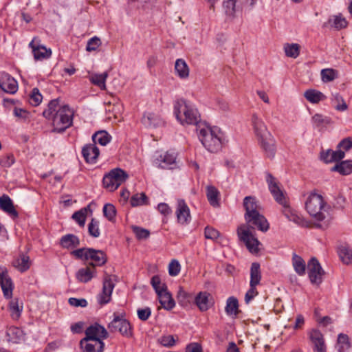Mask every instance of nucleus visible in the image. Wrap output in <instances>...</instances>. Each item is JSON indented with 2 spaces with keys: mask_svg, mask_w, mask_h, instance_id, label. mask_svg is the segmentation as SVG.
Masks as SVG:
<instances>
[{
  "mask_svg": "<svg viewBox=\"0 0 352 352\" xmlns=\"http://www.w3.org/2000/svg\"><path fill=\"white\" fill-rule=\"evenodd\" d=\"M245 219L247 225H242L237 229L239 238L245 244L250 252L257 253L258 252V245L260 242L252 234L250 228H257L261 231L266 232L269 230L270 225L266 218L259 212L253 214H245Z\"/></svg>",
  "mask_w": 352,
  "mask_h": 352,
  "instance_id": "obj_1",
  "label": "nucleus"
},
{
  "mask_svg": "<svg viewBox=\"0 0 352 352\" xmlns=\"http://www.w3.org/2000/svg\"><path fill=\"white\" fill-rule=\"evenodd\" d=\"M43 116L52 120L53 131L57 133H63L72 126L73 122L74 111L68 105H59V100H52L46 109L43 112Z\"/></svg>",
  "mask_w": 352,
  "mask_h": 352,
  "instance_id": "obj_2",
  "label": "nucleus"
},
{
  "mask_svg": "<svg viewBox=\"0 0 352 352\" xmlns=\"http://www.w3.org/2000/svg\"><path fill=\"white\" fill-rule=\"evenodd\" d=\"M266 182L274 199L283 206L282 212L285 217L291 221L300 224L302 222L301 218L290 208L283 191L278 186L276 179L271 173H267Z\"/></svg>",
  "mask_w": 352,
  "mask_h": 352,
  "instance_id": "obj_3",
  "label": "nucleus"
},
{
  "mask_svg": "<svg viewBox=\"0 0 352 352\" xmlns=\"http://www.w3.org/2000/svg\"><path fill=\"white\" fill-rule=\"evenodd\" d=\"M305 208L312 217L316 221H324V226L327 227L331 220L329 212L330 207L324 201L322 195L311 192L305 201Z\"/></svg>",
  "mask_w": 352,
  "mask_h": 352,
  "instance_id": "obj_4",
  "label": "nucleus"
},
{
  "mask_svg": "<svg viewBox=\"0 0 352 352\" xmlns=\"http://www.w3.org/2000/svg\"><path fill=\"white\" fill-rule=\"evenodd\" d=\"M197 131L199 140L208 151L216 153L221 149L222 134L217 127H210L203 123L198 125Z\"/></svg>",
  "mask_w": 352,
  "mask_h": 352,
  "instance_id": "obj_5",
  "label": "nucleus"
},
{
  "mask_svg": "<svg viewBox=\"0 0 352 352\" xmlns=\"http://www.w3.org/2000/svg\"><path fill=\"white\" fill-rule=\"evenodd\" d=\"M174 111L177 120L183 125L193 124L197 129L198 125L203 124L198 110L184 99L178 100L175 102Z\"/></svg>",
  "mask_w": 352,
  "mask_h": 352,
  "instance_id": "obj_6",
  "label": "nucleus"
},
{
  "mask_svg": "<svg viewBox=\"0 0 352 352\" xmlns=\"http://www.w3.org/2000/svg\"><path fill=\"white\" fill-rule=\"evenodd\" d=\"M71 254L76 258L82 260H91L88 265L95 269L96 266H102L107 262V256L102 250L89 248H82L71 252Z\"/></svg>",
  "mask_w": 352,
  "mask_h": 352,
  "instance_id": "obj_7",
  "label": "nucleus"
},
{
  "mask_svg": "<svg viewBox=\"0 0 352 352\" xmlns=\"http://www.w3.org/2000/svg\"><path fill=\"white\" fill-rule=\"evenodd\" d=\"M128 177L129 175L126 171L120 168H116L104 176L102 184L106 189L112 192L124 183Z\"/></svg>",
  "mask_w": 352,
  "mask_h": 352,
  "instance_id": "obj_8",
  "label": "nucleus"
},
{
  "mask_svg": "<svg viewBox=\"0 0 352 352\" xmlns=\"http://www.w3.org/2000/svg\"><path fill=\"white\" fill-rule=\"evenodd\" d=\"M85 333V337L80 341V345H82L85 342L103 341L109 336L106 329L97 322L89 326Z\"/></svg>",
  "mask_w": 352,
  "mask_h": 352,
  "instance_id": "obj_9",
  "label": "nucleus"
},
{
  "mask_svg": "<svg viewBox=\"0 0 352 352\" xmlns=\"http://www.w3.org/2000/svg\"><path fill=\"white\" fill-rule=\"evenodd\" d=\"M108 328L111 332L118 331L126 338H130L132 336L131 324L127 320L124 318L123 316H120L114 314V318L109 324Z\"/></svg>",
  "mask_w": 352,
  "mask_h": 352,
  "instance_id": "obj_10",
  "label": "nucleus"
},
{
  "mask_svg": "<svg viewBox=\"0 0 352 352\" xmlns=\"http://www.w3.org/2000/svg\"><path fill=\"white\" fill-rule=\"evenodd\" d=\"M115 283L113 276L105 274L103 278L102 290L98 296V301L100 305H105L111 300L112 292L114 289Z\"/></svg>",
  "mask_w": 352,
  "mask_h": 352,
  "instance_id": "obj_11",
  "label": "nucleus"
},
{
  "mask_svg": "<svg viewBox=\"0 0 352 352\" xmlns=\"http://www.w3.org/2000/svg\"><path fill=\"white\" fill-rule=\"evenodd\" d=\"M308 274L312 284L320 285L322 281L324 271L316 258H311L308 262Z\"/></svg>",
  "mask_w": 352,
  "mask_h": 352,
  "instance_id": "obj_12",
  "label": "nucleus"
},
{
  "mask_svg": "<svg viewBox=\"0 0 352 352\" xmlns=\"http://www.w3.org/2000/svg\"><path fill=\"white\" fill-rule=\"evenodd\" d=\"M176 158L175 153L167 151L159 155L154 160V164L163 169H174L177 167Z\"/></svg>",
  "mask_w": 352,
  "mask_h": 352,
  "instance_id": "obj_13",
  "label": "nucleus"
},
{
  "mask_svg": "<svg viewBox=\"0 0 352 352\" xmlns=\"http://www.w3.org/2000/svg\"><path fill=\"white\" fill-rule=\"evenodd\" d=\"M0 89L8 94H15L18 90L17 81L9 74L0 72Z\"/></svg>",
  "mask_w": 352,
  "mask_h": 352,
  "instance_id": "obj_14",
  "label": "nucleus"
},
{
  "mask_svg": "<svg viewBox=\"0 0 352 352\" xmlns=\"http://www.w3.org/2000/svg\"><path fill=\"white\" fill-rule=\"evenodd\" d=\"M195 305L201 311H206L213 305L211 294L207 292H200L195 298Z\"/></svg>",
  "mask_w": 352,
  "mask_h": 352,
  "instance_id": "obj_15",
  "label": "nucleus"
},
{
  "mask_svg": "<svg viewBox=\"0 0 352 352\" xmlns=\"http://www.w3.org/2000/svg\"><path fill=\"white\" fill-rule=\"evenodd\" d=\"M176 215L178 223L182 225L188 224L191 219L189 208L183 199L178 201Z\"/></svg>",
  "mask_w": 352,
  "mask_h": 352,
  "instance_id": "obj_16",
  "label": "nucleus"
},
{
  "mask_svg": "<svg viewBox=\"0 0 352 352\" xmlns=\"http://www.w3.org/2000/svg\"><path fill=\"white\" fill-rule=\"evenodd\" d=\"M345 157L344 152L341 151H333L331 149H327L326 151H322L320 154V159L326 164L332 162H338Z\"/></svg>",
  "mask_w": 352,
  "mask_h": 352,
  "instance_id": "obj_17",
  "label": "nucleus"
},
{
  "mask_svg": "<svg viewBox=\"0 0 352 352\" xmlns=\"http://www.w3.org/2000/svg\"><path fill=\"white\" fill-rule=\"evenodd\" d=\"M262 148L269 157H273L275 155L276 147L275 140L271 133L268 135L262 136L258 138Z\"/></svg>",
  "mask_w": 352,
  "mask_h": 352,
  "instance_id": "obj_18",
  "label": "nucleus"
},
{
  "mask_svg": "<svg viewBox=\"0 0 352 352\" xmlns=\"http://www.w3.org/2000/svg\"><path fill=\"white\" fill-rule=\"evenodd\" d=\"M82 154L86 162L94 164L96 162L100 152L95 144H89L83 146Z\"/></svg>",
  "mask_w": 352,
  "mask_h": 352,
  "instance_id": "obj_19",
  "label": "nucleus"
},
{
  "mask_svg": "<svg viewBox=\"0 0 352 352\" xmlns=\"http://www.w3.org/2000/svg\"><path fill=\"white\" fill-rule=\"evenodd\" d=\"M0 208L12 219H16L19 216V213L14 208L12 199L7 195H3L0 197Z\"/></svg>",
  "mask_w": 352,
  "mask_h": 352,
  "instance_id": "obj_20",
  "label": "nucleus"
},
{
  "mask_svg": "<svg viewBox=\"0 0 352 352\" xmlns=\"http://www.w3.org/2000/svg\"><path fill=\"white\" fill-rule=\"evenodd\" d=\"M142 122L148 128L159 127L164 124V120L159 115L151 112L145 113L142 117Z\"/></svg>",
  "mask_w": 352,
  "mask_h": 352,
  "instance_id": "obj_21",
  "label": "nucleus"
},
{
  "mask_svg": "<svg viewBox=\"0 0 352 352\" xmlns=\"http://www.w3.org/2000/svg\"><path fill=\"white\" fill-rule=\"evenodd\" d=\"M32 48L34 57L36 60H43L48 58L52 55L51 49H47L42 45H35V38H34L29 44Z\"/></svg>",
  "mask_w": 352,
  "mask_h": 352,
  "instance_id": "obj_22",
  "label": "nucleus"
},
{
  "mask_svg": "<svg viewBox=\"0 0 352 352\" xmlns=\"http://www.w3.org/2000/svg\"><path fill=\"white\" fill-rule=\"evenodd\" d=\"M309 338L314 345L315 352H326L323 336L319 330L313 329L311 331Z\"/></svg>",
  "mask_w": 352,
  "mask_h": 352,
  "instance_id": "obj_23",
  "label": "nucleus"
},
{
  "mask_svg": "<svg viewBox=\"0 0 352 352\" xmlns=\"http://www.w3.org/2000/svg\"><path fill=\"white\" fill-rule=\"evenodd\" d=\"M252 123L254 133L258 138L265 135L269 136V133H270V131L267 130V128L264 122L261 118H259L257 115L254 114L252 116Z\"/></svg>",
  "mask_w": 352,
  "mask_h": 352,
  "instance_id": "obj_24",
  "label": "nucleus"
},
{
  "mask_svg": "<svg viewBox=\"0 0 352 352\" xmlns=\"http://www.w3.org/2000/svg\"><path fill=\"white\" fill-rule=\"evenodd\" d=\"M12 265L20 272H25L28 270L31 265V261L29 256L26 254L21 253L19 257L14 259Z\"/></svg>",
  "mask_w": 352,
  "mask_h": 352,
  "instance_id": "obj_25",
  "label": "nucleus"
},
{
  "mask_svg": "<svg viewBox=\"0 0 352 352\" xmlns=\"http://www.w3.org/2000/svg\"><path fill=\"white\" fill-rule=\"evenodd\" d=\"M60 245L65 249H74L80 245L79 238L73 234H67L60 239Z\"/></svg>",
  "mask_w": 352,
  "mask_h": 352,
  "instance_id": "obj_26",
  "label": "nucleus"
},
{
  "mask_svg": "<svg viewBox=\"0 0 352 352\" xmlns=\"http://www.w3.org/2000/svg\"><path fill=\"white\" fill-rule=\"evenodd\" d=\"M160 303L166 310H171L175 306V302L172 297L171 294L166 289L157 295Z\"/></svg>",
  "mask_w": 352,
  "mask_h": 352,
  "instance_id": "obj_27",
  "label": "nucleus"
},
{
  "mask_svg": "<svg viewBox=\"0 0 352 352\" xmlns=\"http://www.w3.org/2000/svg\"><path fill=\"white\" fill-rule=\"evenodd\" d=\"M96 273V269L88 265L85 268H80L76 272V278L81 283H87L91 280Z\"/></svg>",
  "mask_w": 352,
  "mask_h": 352,
  "instance_id": "obj_28",
  "label": "nucleus"
},
{
  "mask_svg": "<svg viewBox=\"0 0 352 352\" xmlns=\"http://www.w3.org/2000/svg\"><path fill=\"white\" fill-rule=\"evenodd\" d=\"M331 171L338 172L342 175H348L352 173V160H348L338 162L331 168Z\"/></svg>",
  "mask_w": 352,
  "mask_h": 352,
  "instance_id": "obj_29",
  "label": "nucleus"
},
{
  "mask_svg": "<svg viewBox=\"0 0 352 352\" xmlns=\"http://www.w3.org/2000/svg\"><path fill=\"white\" fill-rule=\"evenodd\" d=\"M305 98L311 103L317 104L320 101L326 99V96L320 91L316 89H308L304 93Z\"/></svg>",
  "mask_w": 352,
  "mask_h": 352,
  "instance_id": "obj_30",
  "label": "nucleus"
},
{
  "mask_svg": "<svg viewBox=\"0 0 352 352\" xmlns=\"http://www.w3.org/2000/svg\"><path fill=\"white\" fill-rule=\"evenodd\" d=\"M312 123L314 127L321 130L324 127L331 123V119L329 117L323 116L320 113H316L312 117Z\"/></svg>",
  "mask_w": 352,
  "mask_h": 352,
  "instance_id": "obj_31",
  "label": "nucleus"
},
{
  "mask_svg": "<svg viewBox=\"0 0 352 352\" xmlns=\"http://www.w3.org/2000/svg\"><path fill=\"white\" fill-rule=\"evenodd\" d=\"M108 77V72H105L102 74H92L89 76V80L94 85L100 87L102 90L106 89L105 81Z\"/></svg>",
  "mask_w": 352,
  "mask_h": 352,
  "instance_id": "obj_32",
  "label": "nucleus"
},
{
  "mask_svg": "<svg viewBox=\"0 0 352 352\" xmlns=\"http://www.w3.org/2000/svg\"><path fill=\"white\" fill-rule=\"evenodd\" d=\"M340 260L346 265H352V249L346 245H341L338 248Z\"/></svg>",
  "mask_w": 352,
  "mask_h": 352,
  "instance_id": "obj_33",
  "label": "nucleus"
},
{
  "mask_svg": "<svg viewBox=\"0 0 352 352\" xmlns=\"http://www.w3.org/2000/svg\"><path fill=\"white\" fill-rule=\"evenodd\" d=\"M225 311L228 316L238 315L239 310V302L236 298L231 296L227 299Z\"/></svg>",
  "mask_w": 352,
  "mask_h": 352,
  "instance_id": "obj_34",
  "label": "nucleus"
},
{
  "mask_svg": "<svg viewBox=\"0 0 352 352\" xmlns=\"http://www.w3.org/2000/svg\"><path fill=\"white\" fill-rule=\"evenodd\" d=\"M90 211L91 212V210L90 208V206L88 205L87 206L81 208L80 210L75 212L72 216V218L78 223V224L80 227H84L86 221V217L87 214V212Z\"/></svg>",
  "mask_w": 352,
  "mask_h": 352,
  "instance_id": "obj_35",
  "label": "nucleus"
},
{
  "mask_svg": "<svg viewBox=\"0 0 352 352\" xmlns=\"http://www.w3.org/2000/svg\"><path fill=\"white\" fill-rule=\"evenodd\" d=\"M175 70L181 78H186L189 76V68L183 59H177L175 61Z\"/></svg>",
  "mask_w": 352,
  "mask_h": 352,
  "instance_id": "obj_36",
  "label": "nucleus"
},
{
  "mask_svg": "<svg viewBox=\"0 0 352 352\" xmlns=\"http://www.w3.org/2000/svg\"><path fill=\"white\" fill-rule=\"evenodd\" d=\"M0 284L5 298H11L12 296L13 283L9 275L4 276V278L1 280Z\"/></svg>",
  "mask_w": 352,
  "mask_h": 352,
  "instance_id": "obj_37",
  "label": "nucleus"
},
{
  "mask_svg": "<svg viewBox=\"0 0 352 352\" xmlns=\"http://www.w3.org/2000/svg\"><path fill=\"white\" fill-rule=\"evenodd\" d=\"M292 264L295 272L300 276L305 274L306 265L305 261L300 256L294 253L292 256Z\"/></svg>",
  "mask_w": 352,
  "mask_h": 352,
  "instance_id": "obj_38",
  "label": "nucleus"
},
{
  "mask_svg": "<svg viewBox=\"0 0 352 352\" xmlns=\"http://www.w3.org/2000/svg\"><path fill=\"white\" fill-rule=\"evenodd\" d=\"M243 206L245 209V214H254L258 212L257 202L256 198L251 196L245 197L243 199Z\"/></svg>",
  "mask_w": 352,
  "mask_h": 352,
  "instance_id": "obj_39",
  "label": "nucleus"
},
{
  "mask_svg": "<svg viewBox=\"0 0 352 352\" xmlns=\"http://www.w3.org/2000/svg\"><path fill=\"white\" fill-rule=\"evenodd\" d=\"M219 192L213 186H208L206 187V196L210 204L214 207L219 206Z\"/></svg>",
  "mask_w": 352,
  "mask_h": 352,
  "instance_id": "obj_40",
  "label": "nucleus"
},
{
  "mask_svg": "<svg viewBox=\"0 0 352 352\" xmlns=\"http://www.w3.org/2000/svg\"><path fill=\"white\" fill-rule=\"evenodd\" d=\"M92 344L89 342H85L82 345H80L83 352H103L104 343L103 341L94 342Z\"/></svg>",
  "mask_w": 352,
  "mask_h": 352,
  "instance_id": "obj_41",
  "label": "nucleus"
},
{
  "mask_svg": "<svg viewBox=\"0 0 352 352\" xmlns=\"http://www.w3.org/2000/svg\"><path fill=\"white\" fill-rule=\"evenodd\" d=\"M261 278L260 272V265L258 263H253L250 268V285H257L259 284Z\"/></svg>",
  "mask_w": 352,
  "mask_h": 352,
  "instance_id": "obj_42",
  "label": "nucleus"
},
{
  "mask_svg": "<svg viewBox=\"0 0 352 352\" xmlns=\"http://www.w3.org/2000/svg\"><path fill=\"white\" fill-rule=\"evenodd\" d=\"M94 144H100L102 146L107 145L111 140V135L105 131H100L92 136Z\"/></svg>",
  "mask_w": 352,
  "mask_h": 352,
  "instance_id": "obj_43",
  "label": "nucleus"
},
{
  "mask_svg": "<svg viewBox=\"0 0 352 352\" xmlns=\"http://www.w3.org/2000/svg\"><path fill=\"white\" fill-rule=\"evenodd\" d=\"M336 347L338 352H346L350 349L351 343L347 335L339 334Z\"/></svg>",
  "mask_w": 352,
  "mask_h": 352,
  "instance_id": "obj_44",
  "label": "nucleus"
},
{
  "mask_svg": "<svg viewBox=\"0 0 352 352\" xmlns=\"http://www.w3.org/2000/svg\"><path fill=\"white\" fill-rule=\"evenodd\" d=\"M320 75L322 82H329L338 77V72L332 68H327L321 70Z\"/></svg>",
  "mask_w": 352,
  "mask_h": 352,
  "instance_id": "obj_45",
  "label": "nucleus"
},
{
  "mask_svg": "<svg viewBox=\"0 0 352 352\" xmlns=\"http://www.w3.org/2000/svg\"><path fill=\"white\" fill-rule=\"evenodd\" d=\"M333 18L334 19L333 20L330 19L328 22L329 23H331V27H333L338 30L346 27L347 21L341 14L333 16Z\"/></svg>",
  "mask_w": 352,
  "mask_h": 352,
  "instance_id": "obj_46",
  "label": "nucleus"
},
{
  "mask_svg": "<svg viewBox=\"0 0 352 352\" xmlns=\"http://www.w3.org/2000/svg\"><path fill=\"white\" fill-rule=\"evenodd\" d=\"M130 204L132 207L147 204L148 197L144 192L140 194L136 193L131 197Z\"/></svg>",
  "mask_w": 352,
  "mask_h": 352,
  "instance_id": "obj_47",
  "label": "nucleus"
},
{
  "mask_svg": "<svg viewBox=\"0 0 352 352\" xmlns=\"http://www.w3.org/2000/svg\"><path fill=\"white\" fill-rule=\"evenodd\" d=\"M284 50L287 56L296 58L300 54V45L297 43L286 44Z\"/></svg>",
  "mask_w": 352,
  "mask_h": 352,
  "instance_id": "obj_48",
  "label": "nucleus"
},
{
  "mask_svg": "<svg viewBox=\"0 0 352 352\" xmlns=\"http://www.w3.org/2000/svg\"><path fill=\"white\" fill-rule=\"evenodd\" d=\"M9 310L13 318H18L21 316L23 306H19L17 298L12 299L9 303Z\"/></svg>",
  "mask_w": 352,
  "mask_h": 352,
  "instance_id": "obj_49",
  "label": "nucleus"
},
{
  "mask_svg": "<svg viewBox=\"0 0 352 352\" xmlns=\"http://www.w3.org/2000/svg\"><path fill=\"white\" fill-rule=\"evenodd\" d=\"M151 284L155 291L157 295L167 289V286L165 283H162L161 279L157 275L153 276L151 278Z\"/></svg>",
  "mask_w": 352,
  "mask_h": 352,
  "instance_id": "obj_50",
  "label": "nucleus"
},
{
  "mask_svg": "<svg viewBox=\"0 0 352 352\" xmlns=\"http://www.w3.org/2000/svg\"><path fill=\"white\" fill-rule=\"evenodd\" d=\"M331 100L333 102L337 103L336 109L338 111H345L347 109V105L344 102L343 98L338 93L331 94Z\"/></svg>",
  "mask_w": 352,
  "mask_h": 352,
  "instance_id": "obj_51",
  "label": "nucleus"
},
{
  "mask_svg": "<svg viewBox=\"0 0 352 352\" xmlns=\"http://www.w3.org/2000/svg\"><path fill=\"white\" fill-rule=\"evenodd\" d=\"M104 216L110 221L115 219L116 214V210L115 206L111 204H106L103 207Z\"/></svg>",
  "mask_w": 352,
  "mask_h": 352,
  "instance_id": "obj_52",
  "label": "nucleus"
},
{
  "mask_svg": "<svg viewBox=\"0 0 352 352\" xmlns=\"http://www.w3.org/2000/svg\"><path fill=\"white\" fill-rule=\"evenodd\" d=\"M237 0H224L223 8L225 13L229 16H234L235 13V6Z\"/></svg>",
  "mask_w": 352,
  "mask_h": 352,
  "instance_id": "obj_53",
  "label": "nucleus"
},
{
  "mask_svg": "<svg viewBox=\"0 0 352 352\" xmlns=\"http://www.w3.org/2000/svg\"><path fill=\"white\" fill-rule=\"evenodd\" d=\"M88 232L90 236L97 238L100 236L99 221L92 219L88 224Z\"/></svg>",
  "mask_w": 352,
  "mask_h": 352,
  "instance_id": "obj_54",
  "label": "nucleus"
},
{
  "mask_svg": "<svg viewBox=\"0 0 352 352\" xmlns=\"http://www.w3.org/2000/svg\"><path fill=\"white\" fill-rule=\"evenodd\" d=\"M190 294L187 293L182 287H179L177 292V299L178 303L184 307L189 302Z\"/></svg>",
  "mask_w": 352,
  "mask_h": 352,
  "instance_id": "obj_55",
  "label": "nucleus"
},
{
  "mask_svg": "<svg viewBox=\"0 0 352 352\" xmlns=\"http://www.w3.org/2000/svg\"><path fill=\"white\" fill-rule=\"evenodd\" d=\"M43 99V96L41 94L38 88H34L32 91L30 97V103L33 106H38L40 104Z\"/></svg>",
  "mask_w": 352,
  "mask_h": 352,
  "instance_id": "obj_56",
  "label": "nucleus"
},
{
  "mask_svg": "<svg viewBox=\"0 0 352 352\" xmlns=\"http://www.w3.org/2000/svg\"><path fill=\"white\" fill-rule=\"evenodd\" d=\"M351 148H352V138L348 137L339 142L336 151H341L345 154V152L349 151Z\"/></svg>",
  "mask_w": 352,
  "mask_h": 352,
  "instance_id": "obj_57",
  "label": "nucleus"
},
{
  "mask_svg": "<svg viewBox=\"0 0 352 352\" xmlns=\"http://www.w3.org/2000/svg\"><path fill=\"white\" fill-rule=\"evenodd\" d=\"M181 270V265L176 259H173L168 265V274L171 276H176Z\"/></svg>",
  "mask_w": 352,
  "mask_h": 352,
  "instance_id": "obj_58",
  "label": "nucleus"
},
{
  "mask_svg": "<svg viewBox=\"0 0 352 352\" xmlns=\"http://www.w3.org/2000/svg\"><path fill=\"white\" fill-rule=\"evenodd\" d=\"M132 230L137 239L139 240L146 239L150 236V232L146 229L138 226H133Z\"/></svg>",
  "mask_w": 352,
  "mask_h": 352,
  "instance_id": "obj_59",
  "label": "nucleus"
},
{
  "mask_svg": "<svg viewBox=\"0 0 352 352\" xmlns=\"http://www.w3.org/2000/svg\"><path fill=\"white\" fill-rule=\"evenodd\" d=\"M204 236L208 239L215 241L220 236V232L212 227L206 226L204 230Z\"/></svg>",
  "mask_w": 352,
  "mask_h": 352,
  "instance_id": "obj_60",
  "label": "nucleus"
},
{
  "mask_svg": "<svg viewBox=\"0 0 352 352\" xmlns=\"http://www.w3.org/2000/svg\"><path fill=\"white\" fill-rule=\"evenodd\" d=\"M21 333L22 331L20 329L12 327L8 329L6 335L9 338V340L16 342V339L21 336Z\"/></svg>",
  "mask_w": 352,
  "mask_h": 352,
  "instance_id": "obj_61",
  "label": "nucleus"
},
{
  "mask_svg": "<svg viewBox=\"0 0 352 352\" xmlns=\"http://www.w3.org/2000/svg\"><path fill=\"white\" fill-rule=\"evenodd\" d=\"M158 340L160 344L166 347H172L176 342L174 336L172 335L162 336Z\"/></svg>",
  "mask_w": 352,
  "mask_h": 352,
  "instance_id": "obj_62",
  "label": "nucleus"
},
{
  "mask_svg": "<svg viewBox=\"0 0 352 352\" xmlns=\"http://www.w3.org/2000/svg\"><path fill=\"white\" fill-rule=\"evenodd\" d=\"M100 45V39L97 36H94L87 41L86 50L88 52L95 51Z\"/></svg>",
  "mask_w": 352,
  "mask_h": 352,
  "instance_id": "obj_63",
  "label": "nucleus"
},
{
  "mask_svg": "<svg viewBox=\"0 0 352 352\" xmlns=\"http://www.w3.org/2000/svg\"><path fill=\"white\" fill-rule=\"evenodd\" d=\"M14 163V157L12 154H8L0 157V165L2 167H10Z\"/></svg>",
  "mask_w": 352,
  "mask_h": 352,
  "instance_id": "obj_64",
  "label": "nucleus"
}]
</instances>
